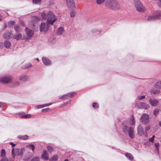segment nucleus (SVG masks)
Instances as JSON below:
<instances>
[{
  "instance_id": "1",
  "label": "nucleus",
  "mask_w": 161,
  "mask_h": 161,
  "mask_svg": "<svg viewBox=\"0 0 161 161\" xmlns=\"http://www.w3.org/2000/svg\"><path fill=\"white\" fill-rule=\"evenodd\" d=\"M41 15L43 19H47L46 23L48 25H53L57 20V16L51 11L48 12L47 14L44 12H42L41 14Z\"/></svg>"
},
{
  "instance_id": "2",
  "label": "nucleus",
  "mask_w": 161,
  "mask_h": 161,
  "mask_svg": "<svg viewBox=\"0 0 161 161\" xmlns=\"http://www.w3.org/2000/svg\"><path fill=\"white\" fill-rule=\"evenodd\" d=\"M105 4L107 7L114 11L119 10L121 8L120 4L117 0H106Z\"/></svg>"
},
{
  "instance_id": "3",
  "label": "nucleus",
  "mask_w": 161,
  "mask_h": 161,
  "mask_svg": "<svg viewBox=\"0 0 161 161\" xmlns=\"http://www.w3.org/2000/svg\"><path fill=\"white\" fill-rule=\"evenodd\" d=\"M122 124L123 131L125 133H128L131 139H133L134 136V128L131 127H128L126 125V122L125 121H124Z\"/></svg>"
},
{
  "instance_id": "4",
  "label": "nucleus",
  "mask_w": 161,
  "mask_h": 161,
  "mask_svg": "<svg viewBox=\"0 0 161 161\" xmlns=\"http://www.w3.org/2000/svg\"><path fill=\"white\" fill-rule=\"evenodd\" d=\"M134 2L135 6L137 11L143 12L145 11V8L140 1L139 0H134Z\"/></svg>"
},
{
  "instance_id": "5",
  "label": "nucleus",
  "mask_w": 161,
  "mask_h": 161,
  "mask_svg": "<svg viewBox=\"0 0 161 161\" xmlns=\"http://www.w3.org/2000/svg\"><path fill=\"white\" fill-rule=\"evenodd\" d=\"M12 79V77L9 75L4 76L0 78V82L3 84H7L10 83Z\"/></svg>"
},
{
  "instance_id": "6",
  "label": "nucleus",
  "mask_w": 161,
  "mask_h": 161,
  "mask_svg": "<svg viewBox=\"0 0 161 161\" xmlns=\"http://www.w3.org/2000/svg\"><path fill=\"white\" fill-rule=\"evenodd\" d=\"M136 106L139 108L147 109L150 107L148 104L145 103L140 102L136 104Z\"/></svg>"
},
{
  "instance_id": "7",
  "label": "nucleus",
  "mask_w": 161,
  "mask_h": 161,
  "mask_svg": "<svg viewBox=\"0 0 161 161\" xmlns=\"http://www.w3.org/2000/svg\"><path fill=\"white\" fill-rule=\"evenodd\" d=\"M159 16H161V11H157L155 15L149 16L147 18V20H154L158 18Z\"/></svg>"
},
{
  "instance_id": "8",
  "label": "nucleus",
  "mask_w": 161,
  "mask_h": 161,
  "mask_svg": "<svg viewBox=\"0 0 161 161\" xmlns=\"http://www.w3.org/2000/svg\"><path fill=\"white\" fill-rule=\"evenodd\" d=\"M49 28V25L47 24L46 25L45 23H42L40 26V31L41 32H46L48 30Z\"/></svg>"
},
{
  "instance_id": "9",
  "label": "nucleus",
  "mask_w": 161,
  "mask_h": 161,
  "mask_svg": "<svg viewBox=\"0 0 161 161\" xmlns=\"http://www.w3.org/2000/svg\"><path fill=\"white\" fill-rule=\"evenodd\" d=\"M140 119L142 122L147 124L149 122V116L147 114H143L142 116Z\"/></svg>"
},
{
  "instance_id": "10",
  "label": "nucleus",
  "mask_w": 161,
  "mask_h": 161,
  "mask_svg": "<svg viewBox=\"0 0 161 161\" xmlns=\"http://www.w3.org/2000/svg\"><path fill=\"white\" fill-rule=\"evenodd\" d=\"M42 60L43 64L45 65L49 66L51 64V62L50 60L47 58L45 57H42Z\"/></svg>"
},
{
  "instance_id": "11",
  "label": "nucleus",
  "mask_w": 161,
  "mask_h": 161,
  "mask_svg": "<svg viewBox=\"0 0 161 161\" xmlns=\"http://www.w3.org/2000/svg\"><path fill=\"white\" fill-rule=\"evenodd\" d=\"M68 6L70 8H73L75 7L73 0H66Z\"/></svg>"
},
{
  "instance_id": "12",
  "label": "nucleus",
  "mask_w": 161,
  "mask_h": 161,
  "mask_svg": "<svg viewBox=\"0 0 161 161\" xmlns=\"http://www.w3.org/2000/svg\"><path fill=\"white\" fill-rule=\"evenodd\" d=\"M149 102L152 106H156L158 103V101L154 99H150Z\"/></svg>"
},
{
  "instance_id": "13",
  "label": "nucleus",
  "mask_w": 161,
  "mask_h": 161,
  "mask_svg": "<svg viewBox=\"0 0 161 161\" xmlns=\"http://www.w3.org/2000/svg\"><path fill=\"white\" fill-rule=\"evenodd\" d=\"M25 32L28 37H31L34 34L33 32L27 28L25 29Z\"/></svg>"
},
{
  "instance_id": "14",
  "label": "nucleus",
  "mask_w": 161,
  "mask_h": 161,
  "mask_svg": "<svg viewBox=\"0 0 161 161\" xmlns=\"http://www.w3.org/2000/svg\"><path fill=\"white\" fill-rule=\"evenodd\" d=\"M12 152L13 158H14L16 156H18L19 155V149L16 148L14 150V148H13L12 149Z\"/></svg>"
},
{
  "instance_id": "15",
  "label": "nucleus",
  "mask_w": 161,
  "mask_h": 161,
  "mask_svg": "<svg viewBox=\"0 0 161 161\" xmlns=\"http://www.w3.org/2000/svg\"><path fill=\"white\" fill-rule=\"evenodd\" d=\"M19 80L22 82H25L28 79V76L25 75H22L19 76Z\"/></svg>"
},
{
  "instance_id": "16",
  "label": "nucleus",
  "mask_w": 161,
  "mask_h": 161,
  "mask_svg": "<svg viewBox=\"0 0 161 161\" xmlns=\"http://www.w3.org/2000/svg\"><path fill=\"white\" fill-rule=\"evenodd\" d=\"M11 34V31H6L3 35V37L5 39H9L11 38L10 36Z\"/></svg>"
},
{
  "instance_id": "17",
  "label": "nucleus",
  "mask_w": 161,
  "mask_h": 161,
  "mask_svg": "<svg viewBox=\"0 0 161 161\" xmlns=\"http://www.w3.org/2000/svg\"><path fill=\"white\" fill-rule=\"evenodd\" d=\"M75 94V92H72L69 93L68 94L64 95L62 97L60 98L61 99H66L67 98L68 96H70V97H72Z\"/></svg>"
},
{
  "instance_id": "18",
  "label": "nucleus",
  "mask_w": 161,
  "mask_h": 161,
  "mask_svg": "<svg viewBox=\"0 0 161 161\" xmlns=\"http://www.w3.org/2000/svg\"><path fill=\"white\" fill-rule=\"evenodd\" d=\"M42 158L44 160H48V154L46 151H43L42 155Z\"/></svg>"
},
{
  "instance_id": "19",
  "label": "nucleus",
  "mask_w": 161,
  "mask_h": 161,
  "mask_svg": "<svg viewBox=\"0 0 161 161\" xmlns=\"http://www.w3.org/2000/svg\"><path fill=\"white\" fill-rule=\"evenodd\" d=\"M138 134L140 136H142L143 134V129L142 127L140 125L138 126Z\"/></svg>"
},
{
  "instance_id": "20",
  "label": "nucleus",
  "mask_w": 161,
  "mask_h": 161,
  "mask_svg": "<svg viewBox=\"0 0 161 161\" xmlns=\"http://www.w3.org/2000/svg\"><path fill=\"white\" fill-rule=\"evenodd\" d=\"M52 104V103H49L43 105H37L35 107V108L37 109H39L40 108H42L44 107L48 106L50 105H51Z\"/></svg>"
},
{
  "instance_id": "21",
  "label": "nucleus",
  "mask_w": 161,
  "mask_h": 161,
  "mask_svg": "<svg viewBox=\"0 0 161 161\" xmlns=\"http://www.w3.org/2000/svg\"><path fill=\"white\" fill-rule=\"evenodd\" d=\"M64 28L61 27L58 28L57 33L58 35H61L64 32Z\"/></svg>"
},
{
  "instance_id": "22",
  "label": "nucleus",
  "mask_w": 161,
  "mask_h": 161,
  "mask_svg": "<svg viewBox=\"0 0 161 161\" xmlns=\"http://www.w3.org/2000/svg\"><path fill=\"white\" fill-rule=\"evenodd\" d=\"M5 47L7 48H8L10 47L11 46V43L8 40H6L4 42Z\"/></svg>"
},
{
  "instance_id": "23",
  "label": "nucleus",
  "mask_w": 161,
  "mask_h": 161,
  "mask_svg": "<svg viewBox=\"0 0 161 161\" xmlns=\"http://www.w3.org/2000/svg\"><path fill=\"white\" fill-rule=\"evenodd\" d=\"M14 38L17 40H18L19 39L23 40L24 39V38L22 37V35L21 34L19 33L17 35H16L15 36Z\"/></svg>"
},
{
  "instance_id": "24",
  "label": "nucleus",
  "mask_w": 161,
  "mask_h": 161,
  "mask_svg": "<svg viewBox=\"0 0 161 161\" xmlns=\"http://www.w3.org/2000/svg\"><path fill=\"white\" fill-rule=\"evenodd\" d=\"M26 147L29 149H31L33 151L35 149V147L33 144H29L26 146Z\"/></svg>"
},
{
  "instance_id": "25",
  "label": "nucleus",
  "mask_w": 161,
  "mask_h": 161,
  "mask_svg": "<svg viewBox=\"0 0 161 161\" xmlns=\"http://www.w3.org/2000/svg\"><path fill=\"white\" fill-rule=\"evenodd\" d=\"M58 158V156L57 155H54L52 157L49 159L50 161H57Z\"/></svg>"
},
{
  "instance_id": "26",
  "label": "nucleus",
  "mask_w": 161,
  "mask_h": 161,
  "mask_svg": "<svg viewBox=\"0 0 161 161\" xmlns=\"http://www.w3.org/2000/svg\"><path fill=\"white\" fill-rule=\"evenodd\" d=\"M155 87L158 89H161V81L157 82L154 85Z\"/></svg>"
},
{
  "instance_id": "27",
  "label": "nucleus",
  "mask_w": 161,
  "mask_h": 161,
  "mask_svg": "<svg viewBox=\"0 0 161 161\" xmlns=\"http://www.w3.org/2000/svg\"><path fill=\"white\" fill-rule=\"evenodd\" d=\"M18 137L19 139L25 140H27L28 139V136L27 135H25L24 136L19 135L18 136Z\"/></svg>"
},
{
  "instance_id": "28",
  "label": "nucleus",
  "mask_w": 161,
  "mask_h": 161,
  "mask_svg": "<svg viewBox=\"0 0 161 161\" xmlns=\"http://www.w3.org/2000/svg\"><path fill=\"white\" fill-rule=\"evenodd\" d=\"M125 156L130 160H132L133 159V157L132 155L129 153H125Z\"/></svg>"
},
{
  "instance_id": "29",
  "label": "nucleus",
  "mask_w": 161,
  "mask_h": 161,
  "mask_svg": "<svg viewBox=\"0 0 161 161\" xmlns=\"http://www.w3.org/2000/svg\"><path fill=\"white\" fill-rule=\"evenodd\" d=\"M14 28L16 32H19L21 30L20 26L17 25H15Z\"/></svg>"
},
{
  "instance_id": "30",
  "label": "nucleus",
  "mask_w": 161,
  "mask_h": 161,
  "mask_svg": "<svg viewBox=\"0 0 161 161\" xmlns=\"http://www.w3.org/2000/svg\"><path fill=\"white\" fill-rule=\"evenodd\" d=\"M15 21L14 20L10 21L8 23V26L10 27L12 26L15 24Z\"/></svg>"
},
{
  "instance_id": "31",
  "label": "nucleus",
  "mask_w": 161,
  "mask_h": 161,
  "mask_svg": "<svg viewBox=\"0 0 161 161\" xmlns=\"http://www.w3.org/2000/svg\"><path fill=\"white\" fill-rule=\"evenodd\" d=\"M130 124L132 125L135 124V121L133 116H132L130 118Z\"/></svg>"
},
{
  "instance_id": "32",
  "label": "nucleus",
  "mask_w": 161,
  "mask_h": 161,
  "mask_svg": "<svg viewBox=\"0 0 161 161\" xmlns=\"http://www.w3.org/2000/svg\"><path fill=\"white\" fill-rule=\"evenodd\" d=\"M151 93L153 94H158L160 93V91L158 90H153L151 91Z\"/></svg>"
},
{
  "instance_id": "33",
  "label": "nucleus",
  "mask_w": 161,
  "mask_h": 161,
  "mask_svg": "<svg viewBox=\"0 0 161 161\" xmlns=\"http://www.w3.org/2000/svg\"><path fill=\"white\" fill-rule=\"evenodd\" d=\"M31 114H25L21 116V118H31Z\"/></svg>"
},
{
  "instance_id": "34",
  "label": "nucleus",
  "mask_w": 161,
  "mask_h": 161,
  "mask_svg": "<svg viewBox=\"0 0 161 161\" xmlns=\"http://www.w3.org/2000/svg\"><path fill=\"white\" fill-rule=\"evenodd\" d=\"M1 158H4L6 157V152L3 149L2 150V153L1 155Z\"/></svg>"
},
{
  "instance_id": "35",
  "label": "nucleus",
  "mask_w": 161,
  "mask_h": 161,
  "mask_svg": "<svg viewBox=\"0 0 161 161\" xmlns=\"http://www.w3.org/2000/svg\"><path fill=\"white\" fill-rule=\"evenodd\" d=\"M31 65L32 64L31 63H28L25 64L23 68L25 69H27L31 67Z\"/></svg>"
},
{
  "instance_id": "36",
  "label": "nucleus",
  "mask_w": 161,
  "mask_h": 161,
  "mask_svg": "<svg viewBox=\"0 0 161 161\" xmlns=\"http://www.w3.org/2000/svg\"><path fill=\"white\" fill-rule=\"evenodd\" d=\"M40 158L39 157L36 156L34 157L31 159V161H39Z\"/></svg>"
},
{
  "instance_id": "37",
  "label": "nucleus",
  "mask_w": 161,
  "mask_h": 161,
  "mask_svg": "<svg viewBox=\"0 0 161 161\" xmlns=\"http://www.w3.org/2000/svg\"><path fill=\"white\" fill-rule=\"evenodd\" d=\"M41 0H33V3L35 4H40L41 3Z\"/></svg>"
},
{
  "instance_id": "38",
  "label": "nucleus",
  "mask_w": 161,
  "mask_h": 161,
  "mask_svg": "<svg viewBox=\"0 0 161 161\" xmlns=\"http://www.w3.org/2000/svg\"><path fill=\"white\" fill-rule=\"evenodd\" d=\"M145 97V96H144V95L139 96L137 97V99L139 100H141L144 99Z\"/></svg>"
},
{
  "instance_id": "39",
  "label": "nucleus",
  "mask_w": 161,
  "mask_h": 161,
  "mask_svg": "<svg viewBox=\"0 0 161 161\" xmlns=\"http://www.w3.org/2000/svg\"><path fill=\"white\" fill-rule=\"evenodd\" d=\"M105 1V0H97V4L100 5L103 3Z\"/></svg>"
},
{
  "instance_id": "40",
  "label": "nucleus",
  "mask_w": 161,
  "mask_h": 161,
  "mask_svg": "<svg viewBox=\"0 0 161 161\" xmlns=\"http://www.w3.org/2000/svg\"><path fill=\"white\" fill-rule=\"evenodd\" d=\"M47 148L50 153H51L52 152L53 148L52 147L50 146H48L47 147Z\"/></svg>"
},
{
  "instance_id": "41",
  "label": "nucleus",
  "mask_w": 161,
  "mask_h": 161,
  "mask_svg": "<svg viewBox=\"0 0 161 161\" xmlns=\"http://www.w3.org/2000/svg\"><path fill=\"white\" fill-rule=\"evenodd\" d=\"M92 106L93 108H97L98 107V104L97 103H92Z\"/></svg>"
},
{
  "instance_id": "42",
  "label": "nucleus",
  "mask_w": 161,
  "mask_h": 161,
  "mask_svg": "<svg viewBox=\"0 0 161 161\" xmlns=\"http://www.w3.org/2000/svg\"><path fill=\"white\" fill-rule=\"evenodd\" d=\"M75 15V12L74 11H72L70 14V17H74Z\"/></svg>"
},
{
  "instance_id": "43",
  "label": "nucleus",
  "mask_w": 161,
  "mask_h": 161,
  "mask_svg": "<svg viewBox=\"0 0 161 161\" xmlns=\"http://www.w3.org/2000/svg\"><path fill=\"white\" fill-rule=\"evenodd\" d=\"M154 114L156 116L158 113V110L157 109H155L153 111Z\"/></svg>"
},
{
  "instance_id": "44",
  "label": "nucleus",
  "mask_w": 161,
  "mask_h": 161,
  "mask_svg": "<svg viewBox=\"0 0 161 161\" xmlns=\"http://www.w3.org/2000/svg\"><path fill=\"white\" fill-rule=\"evenodd\" d=\"M155 137V136H153L151 138H149V141L151 142H153L154 138Z\"/></svg>"
},
{
  "instance_id": "45",
  "label": "nucleus",
  "mask_w": 161,
  "mask_h": 161,
  "mask_svg": "<svg viewBox=\"0 0 161 161\" xmlns=\"http://www.w3.org/2000/svg\"><path fill=\"white\" fill-rule=\"evenodd\" d=\"M155 146L156 147L157 150H158V147L159 146V143H156L155 144Z\"/></svg>"
},
{
  "instance_id": "46",
  "label": "nucleus",
  "mask_w": 161,
  "mask_h": 161,
  "mask_svg": "<svg viewBox=\"0 0 161 161\" xmlns=\"http://www.w3.org/2000/svg\"><path fill=\"white\" fill-rule=\"evenodd\" d=\"M2 158L1 160V161H8V158L6 157Z\"/></svg>"
},
{
  "instance_id": "47",
  "label": "nucleus",
  "mask_w": 161,
  "mask_h": 161,
  "mask_svg": "<svg viewBox=\"0 0 161 161\" xmlns=\"http://www.w3.org/2000/svg\"><path fill=\"white\" fill-rule=\"evenodd\" d=\"M20 85V83L19 81L15 82L14 84V86H18Z\"/></svg>"
},
{
  "instance_id": "48",
  "label": "nucleus",
  "mask_w": 161,
  "mask_h": 161,
  "mask_svg": "<svg viewBox=\"0 0 161 161\" xmlns=\"http://www.w3.org/2000/svg\"><path fill=\"white\" fill-rule=\"evenodd\" d=\"M49 110V109L48 108H44L42 110V111L43 112H46L48 111Z\"/></svg>"
},
{
  "instance_id": "49",
  "label": "nucleus",
  "mask_w": 161,
  "mask_h": 161,
  "mask_svg": "<svg viewBox=\"0 0 161 161\" xmlns=\"http://www.w3.org/2000/svg\"><path fill=\"white\" fill-rule=\"evenodd\" d=\"M150 128L149 126H147L145 128V130L146 131H148L150 129Z\"/></svg>"
},
{
  "instance_id": "50",
  "label": "nucleus",
  "mask_w": 161,
  "mask_h": 161,
  "mask_svg": "<svg viewBox=\"0 0 161 161\" xmlns=\"http://www.w3.org/2000/svg\"><path fill=\"white\" fill-rule=\"evenodd\" d=\"M34 18L35 19H37L38 21L40 19V18H38L36 16L34 17Z\"/></svg>"
},
{
  "instance_id": "51",
  "label": "nucleus",
  "mask_w": 161,
  "mask_h": 161,
  "mask_svg": "<svg viewBox=\"0 0 161 161\" xmlns=\"http://www.w3.org/2000/svg\"><path fill=\"white\" fill-rule=\"evenodd\" d=\"M10 144L12 146V147H13L15 146V144H14L12 142H11L10 143Z\"/></svg>"
},
{
  "instance_id": "52",
  "label": "nucleus",
  "mask_w": 161,
  "mask_h": 161,
  "mask_svg": "<svg viewBox=\"0 0 161 161\" xmlns=\"http://www.w3.org/2000/svg\"><path fill=\"white\" fill-rule=\"evenodd\" d=\"M20 151L21 152H23L25 151V148H22L20 149Z\"/></svg>"
},
{
  "instance_id": "53",
  "label": "nucleus",
  "mask_w": 161,
  "mask_h": 161,
  "mask_svg": "<svg viewBox=\"0 0 161 161\" xmlns=\"http://www.w3.org/2000/svg\"><path fill=\"white\" fill-rule=\"evenodd\" d=\"M158 5L160 6L161 7V0H159L158 3Z\"/></svg>"
},
{
  "instance_id": "54",
  "label": "nucleus",
  "mask_w": 161,
  "mask_h": 161,
  "mask_svg": "<svg viewBox=\"0 0 161 161\" xmlns=\"http://www.w3.org/2000/svg\"><path fill=\"white\" fill-rule=\"evenodd\" d=\"M3 104L2 103H0V107H2L3 106Z\"/></svg>"
},
{
  "instance_id": "55",
  "label": "nucleus",
  "mask_w": 161,
  "mask_h": 161,
  "mask_svg": "<svg viewBox=\"0 0 161 161\" xmlns=\"http://www.w3.org/2000/svg\"><path fill=\"white\" fill-rule=\"evenodd\" d=\"M159 125L160 126H161V121L159 122Z\"/></svg>"
},
{
  "instance_id": "56",
  "label": "nucleus",
  "mask_w": 161,
  "mask_h": 161,
  "mask_svg": "<svg viewBox=\"0 0 161 161\" xmlns=\"http://www.w3.org/2000/svg\"><path fill=\"white\" fill-rule=\"evenodd\" d=\"M4 26L5 27V28H6V27H7V25L6 24H4Z\"/></svg>"
},
{
  "instance_id": "57",
  "label": "nucleus",
  "mask_w": 161,
  "mask_h": 161,
  "mask_svg": "<svg viewBox=\"0 0 161 161\" xmlns=\"http://www.w3.org/2000/svg\"><path fill=\"white\" fill-rule=\"evenodd\" d=\"M2 16L0 15V21L2 20Z\"/></svg>"
},
{
  "instance_id": "58",
  "label": "nucleus",
  "mask_w": 161,
  "mask_h": 161,
  "mask_svg": "<svg viewBox=\"0 0 161 161\" xmlns=\"http://www.w3.org/2000/svg\"><path fill=\"white\" fill-rule=\"evenodd\" d=\"M36 59L37 61H39V59H38V58H36Z\"/></svg>"
},
{
  "instance_id": "59",
  "label": "nucleus",
  "mask_w": 161,
  "mask_h": 161,
  "mask_svg": "<svg viewBox=\"0 0 161 161\" xmlns=\"http://www.w3.org/2000/svg\"><path fill=\"white\" fill-rule=\"evenodd\" d=\"M64 161H69V160L68 159H66L64 160Z\"/></svg>"
},
{
  "instance_id": "60",
  "label": "nucleus",
  "mask_w": 161,
  "mask_h": 161,
  "mask_svg": "<svg viewBox=\"0 0 161 161\" xmlns=\"http://www.w3.org/2000/svg\"><path fill=\"white\" fill-rule=\"evenodd\" d=\"M66 104H67V103H66L64 104V105H66Z\"/></svg>"
},
{
  "instance_id": "61",
  "label": "nucleus",
  "mask_w": 161,
  "mask_h": 161,
  "mask_svg": "<svg viewBox=\"0 0 161 161\" xmlns=\"http://www.w3.org/2000/svg\"><path fill=\"white\" fill-rule=\"evenodd\" d=\"M160 142H161V140H160Z\"/></svg>"
}]
</instances>
